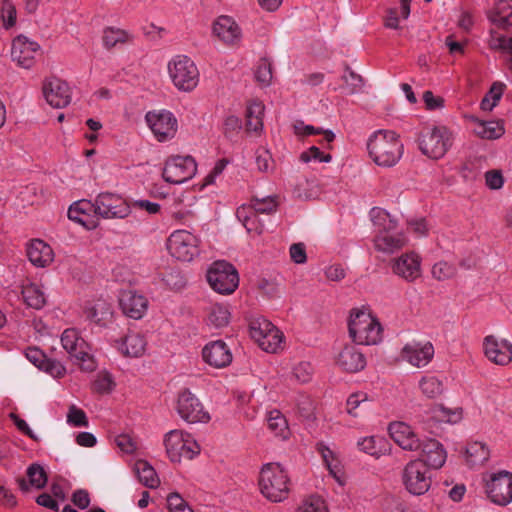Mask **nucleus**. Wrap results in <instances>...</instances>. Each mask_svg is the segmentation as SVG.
I'll return each instance as SVG.
<instances>
[{
  "instance_id": "1",
  "label": "nucleus",
  "mask_w": 512,
  "mask_h": 512,
  "mask_svg": "<svg viewBox=\"0 0 512 512\" xmlns=\"http://www.w3.org/2000/svg\"><path fill=\"white\" fill-rule=\"evenodd\" d=\"M367 149L375 164L392 167L400 160L404 147L394 131L378 130L368 138Z\"/></svg>"
},
{
  "instance_id": "2",
  "label": "nucleus",
  "mask_w": 512,
  "mask_h": 512,
  "mask_svg": "<svg viewBox=\"0 0 512 512\" xmlns=\"http://www.w3.org/2000/svg\"><path fill=\"white\" fill-rule=\"evenodd\" d=\"M258 485L261 494L274 503L287 499L290 492L288 473L278 463H267L262 467Z\"/></svg>"
},
{
  "instance_id": "3",
  "label": "nucleus",
  "mask_w": 512,
  "mask_h": 512,
  "mask_svg": "<svg viewBox=\"0 0 512 512\" xmlns=\"http://www.w3.org/2000/svg\"><path fill=\"white\" fill-rule=\"evenodd\" d=\"M348 329L352 340L360 345L377 344L382 337L380 323L365 311H356L351 314Z\"/></svg>"
},
{
  "instance_id": "4",
  "label": "nucleus",
  "mask_w": 512,
  "mask_h": 512,
  "mask_svg": "<svg viewBox=\"0 0 512 512\" xmlns=\"http://www.w3.org/2000/svg\"><path fill=\"white\" fill-rule=\"evenodd\" d=\"M421 152L433 159L443 157L453 144V134L445 126L425 127L418 138Z\"/></svg>"
},
{
  "instance_id": "5",
  "label": "nucleus",
  "mask_w": 512,
  "mask_h": 512,
  "mask_svg": "<svg viewBox=\"0 0 512 512\" xmlns=\"http://www.w3.org/2000/svg\"><path fill=\"white\" fill-rule=\"evenodd\" d=\"M61 344L70 357L75 359L82 371L91 372L96 368L88 343L79 336L75 329L69 328L62 333Z\"/></svg>"
},
{
  "instance_id": "6",
  "label": "nucleus",
  "mask_w": 512,
  "mask_h": 512,
  "mask_svg": "<svg viewBox=\"0 0 512 512\" xmlns=\"http://www.w3.org/2000/svg\"><path fill=\"white\" fill-rule=\"evenodd\" d=\"M168 72L173 84L182 91L193 90L199 81V72L187 56H176L168 63Z\"/></svg>"
},
{
  "instance_id": "7",
  "label": "nucleus",
  "mask_w": 512,
  "mask_h": 512,
  "mask_svg": "<svg viewBox=\"0 0 512 512\" xmlns=\"http://www.w3.org/2000/svg\"><path fill=\"white\" fill-rule=\"evenodd\" d=\"M207 281L214 291L229 295L238 287L239 276L232 264L216 261L207 272Z\"/></svg>"
},
{
  "instance_id": "8",
  "label": "nucleus",
  "mask_w": 512,
  "mask_h": 512,
  "mask_svg": "<svg viewBox=\"0 0 512 512\" xmlns=\"http://www.w3.org/2000/svg\"><path fill=\"white\" fill-rule=\"evenodd\" d=\"M166 452L173 462H179L182 458L192 459L199 453V445L191 435L180 430H172L164 439Z\"/></svg>"
},
{
  "instance_id": "9",
  "label": "nucleus",
  "mask_w": 512,
  "mask_h": 512,
  "mask_svg": "<svg viewBox=\"0 0 512 512\" xmlns=\"http://www.w3.org/2000/svg\"><path fill=\"white\" fill-rule=\"evenodd\" d=\"M431 473L421 459L410 461L403 471L405 488L413 495L425 494L431 486Z\"/></svg>"
},
{
  "instance_id": "10",
  "label": "nucleus",
  "mask_w": 512,
  "mask_h": 512,
  "mask_svg": "<svg viewBox=\"0 0 512 512\" xmlns=\"http://www.w3.org/2000/svg\"><path fill=\"white\" fill-rule=\"evenodd\" d=\"M197 165L191 156H171L165 161L162 171L164 180L171 184H181L193 177Z\"/></svg>"
},
{
  "instance_id": "11",
  "label": "nucleus",
  "mask_w": 512,
  "mask_h": 512,
  "mask_svg": "<svg viewBox=\"0 0 512 512\" xmlns=\"http://www.w3.org/2000/svg\"><path fill=\"white\" fill-rule=\"evenodd\" d=\"M199 240L186 230H176L168 238L167 248L170 254L181 261H191L198 255Z\"/></svg>"
},
{
  "instance_id": "12",
  "label": "nucleus",
  "mask_w": 512,
  "mask_h": 512,
  "mask_svg": "<svg viewBox=\"0 0 512 512\" xmlns=\"http://www.w3.org/2000/svg\"><path fill=\"white\" fill-rule=\"evenodd\" d=\"M145 120L159 142H166L176 134L177 119L170 111H150L146 114Z\"/></svg>"
},
{
  "instance_id": "13",
  "label": "nucleus",
  "mask_w": 512,
  "mask_h": 512,
  "mask_svg": "<svg viewBox=\"0 0 512 512\" xmlns=\"http://www.w3.org/2000/svg\"><path fill=\"white\" fill-rule=\"evenodd\" d=\"M176 410L179 416L188 423L208 422L209 413L205 411L199 399L189 390H182L178 394Z\"/></svg>"
},
{
  "instance_id": "14",
  "label": "nucleus",
  "mask_w": 512,
  "mask_h": 512,
  "mask_svg": "<svg viewBox=\"0 0 512 512\" xmlns=\"http://www.w3.org/2000/svg\"><path fill=\"white\" fill-rule=\"evenodd\" d=\"M130 214V205L113 193H101L96 197V216L103 219H124Z\"/></svg>"
},
{
  "instance_id": "15",
  "label": "nucleus",
  "mask_w": 512,
  "mask_h": 512,
  "mask_svg": "<svg viewBox=\"0 0 512 512\" xmlns=\"http://www.w3.org/2000/svg\"><path fill=\"white\" fill-rule=\"evenodd\" d=\"M486 493L497 505L506 506L512 502V473L500 471L492 474L486 481Z\"/></svg>"
},
{
  "instance_id": "16",
  "label": "nucleus",
  "mask_w": 512,
  "mask_h": 512,
  "mask_svg": "<svg viewBox=\"0 0 512 512\" xmlns=\"http://www.w3.org/2000/svg\"><path fill=\"white\" fill-rule=\"evenodd\" d=\"M212 36L222 44L233 47L240 43L242 30L233 17L220 15L212 23Z\"/></svg>"
},
{
  "instance_id": "17",
  "label": "nucleus",
  "mask_w": 512,
  "mask_h": 512,
  "mask_svg": "<svg viewBox=\"0 0 512 512\" xmlns=\"http://www.w3.org/2000/svg\"><path fill=\"white\" fill-rule=\"evenodd\" d=\"M40 45L24 35L15 37L11 44V58L19 66L25 69L31 68L36 56L39 54Z\"/></svg>"
},
{
  "instance_id": "18",
  "label": "nucleus",
  "mask_w": 512,
  "mask_h": 512,
  "mask_svg": "<svg viewBox=\"0 0 512 512\" xmlns=\"http://www.w3.org/2000/svg\"><path fill=\"white\" fill-rule=\"evenodd\" d=\"M42 92L46 102L54 108H64L71 102L70 87L59 78L46 79L42 86Z\"/></svg>"
},
{
  "instance_id": "19",
  "label": "nucleus",
  "mask_w": 512,
  "mask_h": 512,
  "mask_svg": "<svg viewBox=\"0 0 512 512\" xmlns=\"http://www.w3.org/2000/svg\"><path fill=\"white\" fill-rule=\"evenodd\" d=\"M485 356L497 365H507L512 360V344L492 335L485 337L483 342Z\"/></svg>"
},
{
  "instance_id": "20",
  "label": "nucleus",
  "mask_w": 512,
  "mask_h": 512,
  "mask_svg": "<svg viewBox=\"0 0 512 512\" xmlns=\"http://www.w3.org/2000/svg\"><path fill=\"white\" fill-rule=\"evenodd\" d=\"M68 217L85 228L91 230L98 226V217L96 216V200H79L73 203L68 209Z\"/></svg>"
},
{
  "instance_id": "21",
  "label": "nucleus",
  "mask_w": 512,
  "mask_h": 512,
  "mask_svg": "<svg viewBox=\"0 0 512 512\" xmlns=\"http://www.w3.org/2000/svg\"><path fill=\"white\" fill-rule=\"evenodd\" d=\"M391 438L402 449L416 451L420 449L422 441L411 426L404 422H393L389 425Z\"/></svg>"
},
{
  "instance_id": "22",
  "label": "nucleus",
  "mask_w": 512,
  "mask_h": 512,
  "mask_svg": "<svg viewBox=\"0 0 512 512\" xmlns=\"http://www.w3.org/2000/svg\"><path fill=\"white\" fill-rule=\"evenodd\" d=\"M202 356L206 363L215 368L226 367L232 361V353L222 340L206 344L202 350Z\"/></svg>"
},
{
  "instance_id": "23",
  "label": "nucleus",
  "mask_w": 512,
  "mask_h": 512,
  "mask_svg": "<svg viewBox=\"0 0 512 512\" xmlns=\"http://www.w3.org/2000/svg\"><path fill=\"white\" fill-rule=\"evenodd\" d=\"M434 355V347L430 342H412L402 349V358L416 367L426 366Z\"/></svg>"
},
{
  "instance_id": "24",
  "label": "nucleus",
  "mask_w": 512,
  "mask_h": 512,
  "mask_svg": "<svg viewBox=\"0 0 512 512\" xmlns=\"http://www.w3.org/2000/svg\"><path fill=\"white\" fill-rule=\"evenodd\" d=\"M119 305L125 315L133 319H140L147 310V299L135 291L128 290L121 293Z\"/></svg>"
},
{
  "instance_id": "25",
  "label": "nucleus",
  "mask_w": 512,
  "mask_h": 512,
  "mask_svg": "<svg viewBox=\"0 0 512 512\" xmlns=\"http://www.w3.org/2000/svg\"><path fill=\"white\" fill-rule=\"evenodd\" d=\"M392 270L396 275L412 281L420 276V259L413 252L405 253L394 260Z\"/></svg>"
},
{
  "instance_id": "26",
  "label": "nucleus",
  "mask_w": 512,
  "mask_h": 512,
  "mask_svg": "<svg viewBox=\"0 0 512 512\" xmlns=\"http://www.w3.org/2000/svg\"><path fill=\"white\" fill-rule=\"evenodd\" d=\"M336 362L347 372H358L366 365V360L361 351L355 346L347 345L339 352Z\"/></svg>"
},
{
  "instance_id": "27",
  "label": "nucleus",
  "mask_w": 512,
  "mask_h": 512,
  "mask_svg": "<svg viewBox=\"0 0 512 512\" xmlns=\"http://www.w3.org/2000/svg\"><path fill=\"white\" fill-rule=\"evenodd\" d=\"M420 448L422 450V460L428 468L439 469L445 464L447 454L442 444L437 440L423 441Z\"/></svg>"
},
{
  "instance_id": "28",
  "label": "nucleus",
  "mask_w": 512,
  "mask_h": 512,
  "mask_svg": "<svg viewBox=\"0 0 512 512\" xmlns=\"http://www.w3.org/2000/svg\"><path fill=\"white\" fill-rule=\"evenodd\" d=\"M376 249L386 253H393L407 243L405 234L398 228L385 233H377L374 238Z\"/></svg>"
},
{
  "instance_id": "29",
  "label": "nucleus",
  "mask_w": 512,
  "mask_h": 512,
  "mask_svg": "<svg viewBox=\"0 0 512 512\" xmlns=\"http://www.w3.org/2000/svg\"><path fill=\"white\" fill-rule=\"evenodd\" d=\"M27 256L33 265L46 267L53 260V251L44 241L35 239L27 248Z\"/></svg>"
},
{
  "instance_id": "30",
  "label": "nucleus",
  "mask_w": 512,
  "mask_h": 512,
  "mask_svg": "<svg viewBox=\"0 0 512 512\" xmlns=\"http://www.w3.org/2000/svg\"><path fill=\"white\" fill-rule=\"evenodd\" d=\"M255 210L246 205L237 208L236 217L248 233L261 234L265 229V221Z\"/></svg>"
},
{
  "instance_id": "31",
  "label": "nucleus",
  "mask_w": 512,
  "mask_h": 512,
  "mask_svg": "<svg viewBox=\"0 0 512 512\" xmlns=\"http://www.w3.org/2000/svg\"><path fill=\"white\" fill-rule=\"evenodd\" d=\"M146 347V340L143 335L131 332L127 334L121 341L117 342L118 350L127 356L139 357Z\"/></svg>"
},
{
  "instance_id": "32",
  "label": "nucleus",
  "mask_w": 512,
  "mask_h": 512,
  "mask_svg": "<svg viewBox=\"0 0 512 512\" xmlns=\"http://www.w3.org/2000/svg\"><path fill=\"white\" fill-rule=\"evenodd\" d=\"M86 318L98 325H106L112 318V307L104 300L88 304L84 309Z\"/></svg>"
},
{
  "instance_id": "33",
  "label": "nucleus",
  "mask_w": 512,
  "mask_h": 512,
  "mask_svg": "<svg viewBox=\"0 0 512 512\" xmlns=\"http://www.w3.org/2000/svg\"><path fill=\"white\" fill-rule=\"evenodd\" d=\"M474 133L483 139L494 140L500 138L504 132L503 123L500 121L474 120Z\"/></svg>"
},
{
  "instance_id": "34",
  "label": "nucleus",
  "mask_w": 512,
  "mask_h": 512,
  "mask_svg": "<svg viewBox=\"0 0 512 512\" xmlns=\"http://www.w3.org/2000/svg\"><path fill=\"white\" fill-rule=\"evenodd\" d=\"M489 18L498 28L506 29L512 26V7L509 2L498 0L494 9L490 12Z\"/></svg>"
},
{
  "instance_id": "35",
  "label": "nucleus",
  "mask_w": 512,
  "mask_h": 512,
  "mask_svg": "<svg viewBox=\"0 0 512 512\" xmlns=\"http://www.w3.org/2000/svg\"><path fill=\"white\" fill-rule=\"evenodd\" d=\"M370 218L377 233H385L397 228L396 219L384 209L375 207L370 211Z\"/></svg>"
},
{
  "instance_id": "36",
  "label": "nucleus",
  "mask_w": 512,
  "mask_h": 512,
  "mask_svg": "<svg viewBox=\"0 0 512 512\" xmlns=\"http://www.w3.org/2000/svg\"><path fill=\"white\" fill-rule=\"evenodd\" d=\"M294 132L299 136H309V135H323V139L320 141L321 145L325 147L330 145V143L334 140L335 135L330 130H323L321 128H316L312 125H306L302 121H297L293 125Z\"/></svg>"
},
{
  "instance_id": "37",
  "label": "nucleus",
  "mask_w": 512,
  "mask_h": 512,
  "mask_svg": "<svg viewBox=\"0 0 512 512\" xmlns=\"http://www.w3.org/2000/svg\"><path fill=\"white\" fill-rule=\"evenodd\" d=\"M489 458V450L481 442H472L466 448L467 463L471 467L483 465Z\"/></svg>"
},
{
  "instance_id": "38",
  "label": "nucleus",
  "mask_w": 512,
  "mask_h": 512,
  "mask_svg": "<svg viewBox=\"0 0 512 512\" xmlns=\"http://www.w3.org/2000/svg\"><path fill=\"white\" fill-rule=\"evenodd\" d=\"M268 428L276 435L286 439L289 435L287 420L278 410H272L267 417Z\"/></svg>"
},
{
  "instance_id": "39",
  "label": "nucleus",
  "mask_w": 512,
  "mask_h": 512,
  "mask_svg": "<svg viewBox=\"0 0 512 512\" xmlns=\"http://www.w3.org/2000/svg\"><path fill=\"white\" fill-rule=\"evenodd\" d=\"M135 472L138 475L139 481L149 487L155 488L158 485V478L154 468L144 460H139L135 463Z\"/></svg>"
},
{
  "instance_id": "40",
  "label": "nucleus",
  "mask_w": 512,
  "mask_h": 512,
  "mask_svg": "<svg viewBox=\"0 0 512 512\" xmlns=\"http://www.w3.org/2000/svg\"><path fill=\"white\" fill-rule=\"evenodd\" d=\"M22 296L25 303L34 309L42 308L46 302L43 291L36 284L24 286Z\"/></svg>"
},
{
  "instance_id": "41",
  "label": "nucleus",
  "mask_w": 512,
  "mask_h": 512,
  "mask_svg": "<svg viewBox=\"0 0 512 512\" xmlns=\"http://www.w3.org/2000/svg\"><path fill=\"white\" fill-rule=\"evenodd\" d=\"M129 39V33L119 28L108 27L103 32V43L108 49L116 46L117 44L126 43Z\"/></svg>"
},
{
  "instance_id": "42",
  "label": "nucleus",
  "mask_w": 512,
  "mask_h": 512,
  "mask_svg": "<svg viewBox=\"0 0 512 512\" xmlns=\"http://www.w3.org/2000/svg\"><path fill=\"white\" fill-rule=\"evenodd\" d=\"M419 388L427 398H435L443 392V384L435 376L422 377L419 381Z\"/></svg>"
},
{
  "instance_id": "43",
  "label": "nucleus",
  "mask_w": 512,
  "mask_h": 512,
  "mask_svg": "<svg viewBox=\"0 0 512 512\" xmlns=\"http://www.w3.org/2000/svg\"><path fill=\"white\" fill-rule=\"evenodd\" d=\"M248 206L260 215H270L276 211L278 203L273 196L263 198L253 197L251 204Z\"/></svg>"
},
{
  "instance_id": "44",
  "label": "nucleus",
  "mask_w": 512,
  "mask_h": 512,
  "mask_svg": "<svg viewBox=\"0 0 512 512\" xmlns=\"http://www.w3.org/2000/svg\"><path fill=\"white\" fill-rule=\"evenodd\" d=\"M358 448L372 456L378 457L384 447V439L381 437L369 436L357 442Z\"/></svg>"
},
{
  "instance_id": "45",
  "label": "nucleus",
  "mask_w": 512,
  "mask_h": 512,
  "mask_svg": "<svg viewBox=\"0 0 512 512\" xmlns=\"http://www.w3.org/2000/svg\"><path fill=\"white\" fill-rule=\"evenodd\" d=\"M504 87V84L499 82H495L491 86L489 92L480 103V107L483 111H491L497 105L503 94Z\"/></svg>"
},
{
  "instance_id": "46",
  "label": "nucleus",
  "mask_w": 512,
  "mask_h": 512,
  "mask_svg": "<svg viewBox=\"0 0 512 512\" xmlns=\"http://www.w3.org/2000/svg\"><path fill=\"white\" fill-rule=\"evenodd\" d=\"M276 326H274L270 321L265 318L254 319L250 323V335L251 338L256 342L258 340H263L270 331H272Z\"/></svg>"
},
{
  "instance_id": "47",
  "label": "nucleus",
  "mask_w": 512,
  "mask_h": 512,
  "mask_svg": "<svg viewBox=\"0 0 512 512\" xmlns=\"http://www.w3.org/2000/svg\"><path fill=\"white\" fill-rule=\"evenodd\" d=\"M230 313L228 308L221 304L211 306L208 320L215 327H223L228 324Z\"/></svg>"
},
{
  "instance_id": "48",
  "label": "nucleus",
  "mask_w": 512,
  "mask_h": 512,
  "mask_svg": "<svg viewBox=\"0 0 512 512\" xmlns=\"http://www.w3.org/2000/svg\"><path fill=\"white\" fill-rule=\"evenodd\" d=\"M282 333L275 327L272 331L266 334L265 338L256 341L259 347L266 352H276L282 343Z\"/></svg>"
},
{
  "instance_id": "49",
  "label": "nucleus",
  "mask_w": 512,
  "mask_h": 512,
  "mask_svg": "<svg viewBox=\"0 0 512 512\" xmlns=\"http://www.w3.org/2000/svg\"><path fill=\"white\" fill-rule=\"evenodd\" d=\"M434 417L439 421L455 424L461 420L462 410L438 406L434 409Z\"/></svg>"
},
{
  "instance_id": "50",
  "label": "nucleus",
  "mask_w": 512,
  "mask_h": 512,
  "mask_svg": "<svg viewBox=\"0 0 512 512\" xmlns=\"http://www.w3.org/2000/svg\"><path fill=\"white\" fill-rule=\"evenodd\" d=\"M29 484L37 489L43 488L47 482V476L44 469L37 464H32L27 469Z\"/></svg>"
},
{
  "instance_id": "51",
  "label": "nucleus",
  "mask_w": 512,
  "mask_h": 512,
  "mask_svg": "<svg viewBox=\"0 0 512 512\" xmlns=\"http://www.w3.org/2000/svg\"><path fill=\"white\" fill-rule=\"evenodd\" d=\"M343 80L345 82L343 90L346 94H355L360 91L363 86L362 77L352 70H349L348 74L343 76Z\"/></svg>"
},
{
  "instance_id": "52",
  "label": "nucleus",
  "mask_w": 512,
  "mask_h": 512,
  "mask_svg": "<svg viewBox=\"0 0 512 512\" xmlns=\"http://www.w3.org/2000/svg\"><path fill=\"white\" fill-rule=\"evenodd\" d=\"M455 273H456V268L452 264H450L446 261L437 262L432 267L433 277L440 281L453 277L455 275Z\"/></svg>"
},
{
  "instance_id": "53",
  "label": "nucleus",
  "mask_w": 512,
  "mask_h": 512,
  "mask_svg": "<svg viewBox=\"0 0 512 512\" xmlns=\"http://www.w3.org/2000/svg\"><path fill=\"white\" fill-rule=\"evenodd\" d=\"M67 423L74 427H87L88 419L86 413L75 405H71L67 413Z\"/></svg>"
},
{
  "instance_id": "54",
  "label": "nucleus",
  "mask_w": 512,
  "mask_h": 512,
  "mask_svg": "<svg viewBox=\"0 0 512 512\" xmlns=\"http://www.w3.org/2000/svg\"><path fill=\"white\" fill-rule=\"evenodd\" d=\"M300 160L303 162H329L331 160V156L323 153L318 147L312 146L307 151L301 153Z\"/></svg>"
},
{
  "instance_id": "55",
  "label": "nucleus",
  "mask_w": 512,
  "mask_h": 512,
  "mask_svg": "<svg viewBox=\"0 0 512 512\" xmlns=\"http://www.w3.org/2000/svg\"><path fill=\"white\" fill-rule=\"evenodd\" d=\"M301 510L302 512H327V506L321 497L313 495L304 501Z\"/></svg>"
},
{
  "instance_id": "56",
  "label": "nucleus",
  "mask_w": 512,
  "mask_h": 512,
  "mask_svg": "<svg viewBox=\"0 0 512 512\" xmlns=\"http://www.w3.org/2000/svg\"><path fill=\"white\" fill-rule=\"evenodd\" d=\"M255 78L263 86L269 85L272 79L271 65L266 60H261L255 72Z\"/></svg>"
},
{
  "instance_id": "57",
  "label": "nucleus",
  "mask_w": 512,
  "mask_h": 512,
  "mask_svg": "<svg viewBox=\"0 0 512 512\" xmlns=\"http://www.w3.org/2000/svg\"><path fill=\"white\" fill-rule=\"evenodd\" d=\"M1 18L6 27H11L16 22V8L9 0H4L2 2Z\"/></svg>"
},
{
  "instance_id": "58",
  "label": "nucleus",
  "mask_w": 512,
  "mask_h": 512,
  "mask_svg": "<svg viewBox=\"0 0 512 512\" xmlns=\"http://www.w3.org/2000/svg\"><path fill=\"white\" fill-rule=\"evenodd\" d=\"M114 382L108 373L99 374L93 383V389L98 393H108L113 389Z\"/></svg>"
},
{
  "instance_id": "59",
  "label": "nucleus",
  "mask_w": 512,
  "mask_h": 512,
  "mask_svg": "<svg viewBox=\"0 0 512 512\" xmlns=\"http://www.w3.org/2000/svg\"><path fill=\"white\" fill-rule=\"evenodd\" d=\"M312 372V366L308 362H301L297 364L293 369V375L295 379L301 383L308 382L311 379Z\"/></svg>"
},
{
  "instance_id": "60",
  "label": "nucleus",
  "mask_w": 512,
  "mask_h": 512,
  "mask_svg": "<svg viewBox=\"0 0 512 512\" xmlns=\"http://www.w3.org/2000/svg\"><path fill=\"white\" fill-rule=\"evenodd\" d=\"M41 370L50 374L54 378H61L66 373L65 367L59 361L50 358L46 360Z\"/></svg>"
},
{
  "instance_id": "61",
  "label": "nucleus",
  "mask_w": 512,
  "mask_h": 512,
  "mask_svg": "<svg viewBox=\"0 0 512 512\" xmlns=\"http://www.w3.org/2000/svg\"><path fill=\"white\" fill-rule=\"evenodd\" d=\"M130 207L146 211L148 214L153 215L160 212L161 206L156 202H151L149 200H134L129 204Z\"/></svg>"
},
{
  "instance_id": "62",
  "label": "nucleus",
  "mask_w": 512,
  "mask_h": 512,
  "mask_svg": "<svg viewBox=\"0 0 512 512\" xmlns=\"http://www.w3.org/2000/svg\"><path fill=\"white\" fill-rule=\"evenodd\" d=\"M367 402V395L365 393L359 392L349 396L347 399V411L349 414L353 416H357L356 409L360 407L361 404Z\"/></svg>"
},
{
  "instance_id": "63",
  "label": "nucleus",
  "mask_w": 512,
  "mask_h": 512,
  "mask_svg": "<svg viewBox=\"0 0 512 512\" xmlns=\"http://www.w3.org/2000/svg\"><path fill=\"white\" fill-rule=\"evenodd\" d=\"M257 168L261 172H267L272 166L271 155L267 150H258L256 152Z\"/></svg>"
},
{
  "instance_id": "64",
  "label": "nucleus",
  "mask_w": 512,
  "mask_h": 512,
  "mask_svg": "<svg viewBox=\"0 0 512 512\" xmlns=\"http://www.w3.org/2000/svg\"><path fill=\"white\" fill-rule=\"evenodd\" d=\"M167 505L170 512H181L184 507L188 506L186 501L178 493L168 495Z\"/></svg>"
}]
</instances>
